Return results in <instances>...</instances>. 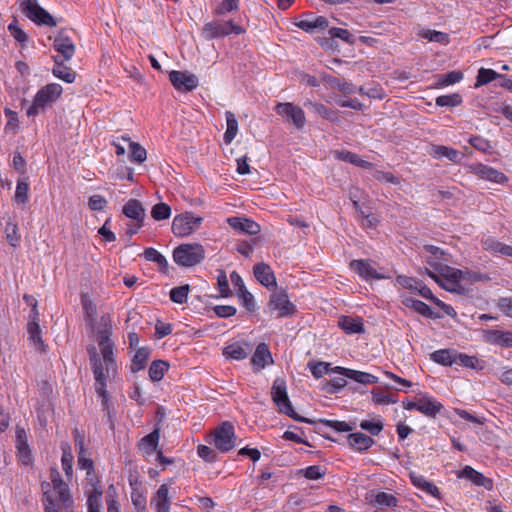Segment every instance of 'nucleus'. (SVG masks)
I'll return each instance as SVG.
<instances>
[{"label": "nucleus", "mask_w": 512, "mask_h": 512, "mask_svg": "<svg viewBox=\"0 0 512 512\" xmlns=\"http://www.w3.org/2000/svg\"><path fill=\"white\" fill-rule=\"evenodd\" d=\"M111 334V320L108 316H102L101 328L97 331V342L100 354L97 352L95 346H90L88 348V355L95 378L96 393L101 397L102 409L106 412L108 420L111 426H113L111 419L112 404L109 401L106 391V381L116 376L118 367L114 354L115 344L111 340Z\"/></svg>", "instance_id": "f257e3e1"}, {"label": "nucleus", "mask_w": 512, "mask_h": 512, "mask_svg": "<svg viewBox=\"0 0 512 512\" xmlns=\"http://www.w3.org/2000/svg\"><path fill=\"white\" fill-rule=\"evenodd\" d=\"M50 479L51 482L43 481L41 483L44 511L72 512L74 501L69 486L63 481L57 469L50 470Z\"/></svg>", "instance_id": "f03ea898"}, {"label": "nucleus", "mask_w": 512, "mask_h": 512, "mask_svg": "<svg viewBox=\"0 0 512 512\" xmlns=\"http://www.w3.org/2000/svg\"><path fill=\"white\" fill-rule=\"evenodd\" d=\"M271 396L279 412L286 414L296 421L313 423L312 420L302 417L294 411L291 401L288 397L287 384L283 378L277 377L274 380L271 388Z\"/></svg>", "instance_id": "7ed1b4c3"}, {"label": "nucleus", "mask_w": 512, "mask_h": 512, "mask_svg": "<svg viewBox=\"0 0 512 512\" xmlns=\"http://www.w3.org/2000/svg\"><path fill=\"white\" fill-rule=\"evenodd\" d=\"M63 92L62 86L57 83H50L42 87L35 95L32 105L27 110L29 117L36 116L40 110L56 102Z\"/></svg>", "instance_id": "20e7f679"}, {"label": "nucleus", "mask_w": 512, "mask_h": 512, "mask_svg": "<svg viewBox=\"0 0 512 512\" xmlns=\"http://www.w3.org/2000/svg\"><path fill=\"white\" fill-rule=\"evenodd\" d=\"M205 258V250L202 245L181 244L173 251L174 261L182 267H192L199 264Z\"/></svg>", "instance_id": "39448f33"}, {"label": "nucleus", "mask_w": 512, "mask_h": 512, "mask_svg": "<svg viewBox=\"0 0 512 512\" xmlns=\"http://www.w3.org/2000/svg\"><path fill=\"white\" fill-rule=\"evenodd\" d=\"M427 274L442 288L450 292L457 291L460 280L464 279V271L447 265H440L438 273L427 270Z\"/></svg>", "instance_id": "423d86ee"}, {"label": "nucleus", "mask_w": 512, "mask_h": 512, "mask_svg": "<svg viewBox=\"0 0 512 512\" xmlns=\"http://www.w3.org/2000/svg\"><path fill=\"white\" fill-rule=\"evenodd\" d=\"M203 218L194 215L192 212H185L177 215L172 222V232L178 237H186L199 229Z\"/></svg>", "instance_id": "0eeeda50"}, {"label": "nucleus", "mask_w": 512, "mask_h": 512, "mask_svg": "<svg viewBox=\"0 0 512 512\" xmlns=\"http://www.w3.org/2000/svg\"><path fill=\"white\" fill-rule=\"evenodd\" d=\"M24 300L27 304L32 306L30 321L27 324V332L29 335V340L35 349L44 352L46 350V345L41 336V329L39 323L37 321L38 310H37V301L29 295H24Z\"/></svg>", "instance_id": "6e6552de"}, {"label": "nucleus", "mask_w": 512, "mask_h": 512, "mask_svg": "<svg viewBox=\"0 0 512 512\" xmlns=\"http://www.w3.org/2000/svg\"><path fill=\"white\" fill-rule=\"evenodd\" d=\"M20 5L23 13L34 23L50 27L57 25L54 18L38 4L37 0H21Z\"/></svg>", "instance_id": "1a4fd4ad"}, {"label": "nucleus", "mask_w": 512, "mask_h": 512, "mask_svg": "<svg viewBox=\"0 0 512 512\" xmlns=\"http://www.w3.org/2000/svg\"><path fill=\"white\" fill-rule=\"evenodd\" d=\"M268 309L271 312H277V317H288L295 313L296 307L289 300L286 290H277L270 296Z\"/></svg>", "instance_id": "9d476101"}, {"label": "nucleus", "mask_w": 512, "mask_h": 512, "mask_svg": "<svg viewBox=\"0 0 512 512\" xmlns=\"http://www.w3.org/2000/svg\"><path fill=\"white\" fill-rule=\"evenodd\" d=\"M214 445L221 452H228L236 445L234 427L230 422H223L214 432Z\"/></svg>", "instance_id": "9b49d317"}, {"label": "nucleus", "mask_w": 512, "mask_h": 512, "mask_svg": "<svg viewBox=\"0 0 512 512\" xmlns=\"http://www.w3.org/2000/svg\"><path fill=\"white\" fill-rule=\"evenodd\" d=\"M275 111L278 115L290 121L298 130L305 126V113L301 107L290 102L278 103L275 106Z\"/></svg>", "instance_id": "f8f14e48"}, {"label": "nucleus", "mask_w": 512, "mask_h": 512, "mask_svg": "<svg viewBox=\"0 0 512 512\" xmlns=\"http://www.w3.org/2000/svg\"><path fill=\"white\" fill-rule=\"evenodd\" d=\"M350 268L365 281L381 280L386 278V276L383 273L378 272L372 262L367 259L352 260L350 262Z\"/></svg>", "instance_id": "ddd939ff"}, {"label": "nucleus", "mask_w": 512, "mask_h": 512, "mask_svg": "<svg viewBox=\"0 0 512 512\" xmlns=\"http://www.w3.org/2000/svg\"><path fill=\"white\" fill-rule=\"evenodd\" d=\"M469 170L471 173L475 174L480 179L490 181L493 183L503 184L508 180L506 175L501 171H498L497 169L482 163L471 164L469 166Z\"/></svg>", "instance_id": "4468645a"}, {"label": "nucleus", "mask_w": 512, "mask_h": 512, "mask_svg": "<svg viewBox=\"0 0 512 512\" xmlns=\"http://www.w3.org/2000/svg\"><path fill=\"white\" fill-rule=\"evenodd\" d=\"M169 80L175 89L183 91H192L199 84L197 76L187 71L173 70L169 73Z\"/></svg>", "instance_id": "2eb2a0df"}, {"label": "nucleus", "mask_w": 512, "mask_h": 512, "mask_svg": "<svg viewBox=\"0 0 512 512\" xmlns=\"http://www.w3.org/2000/svg\"><path fill=\"white\" fill-rule=\"evenodd\" d=\"M53 46L54 49L62 56V60L64 61H69L75 54V45L63 30L55 37Z\"/></svg>", "instance_id": "dca6fc26"}, {"label": "nucleus", "mask_w": 512, "mask_h": 512, "mask_svg": "<svg viewBox=\"0 0 512 512\" xmlns=\"http://www.w3.org/2000/svg\"><path fill=\"white\" fill-rule=\"evenodd\" d=\"M334 373H338L346 378L352 379L360 384H375L378 383V377L373 374L357 371L345 367L336 366L333 368Z\"/></svg>", "instance_id": "f3484780"}, {"label": "nucleus", "mask_w": 512, "mask_h": 512, "mask_svg": "<svg viewBox=\"0 0 512 512\" xmlns=\"http://www.w3.org/2000/svg\"><path fill=\"white\" fill-rule=\"evenodd\" d=\"M428 153L434 159L446 158L453 163H460L464 156L460 151L444 145H431Z\"/></svg>", "instance_id": "a211bd4d"}, {"label": "nucleus", "mask_w": 512, "mask_h": 512, "mask_svg": "<svg viewBox=\"0 0 512 512\" xmlns=\"http://www.w3.org/2000/svg\"><path fill=\"white\" fill-rule=\"evenodd\" d=\"M254 276L256 279L267 288H275L276 278L269 265L265 263H258L253 268Z\"/></svg>", "instance_id": "6ab92c4d"}, {"label": "nucleus", "mask_w": 512, "mask_h": 512, "mask_svg": "<svg viewBox=\"0 0 512 512\" xmlns=\"http://www.w3.org/2000/svg\"><path fill=\"white\" fill-rule=\"evenodd\" d=\"M485 342L501 347H512V332L502 330H488L484 334Z\"/></svg>", "instance_id": "aec40b11"}, {"label": "nucleus", "mask_w": 512, "mask_h": 512, "mask_svg": "<svg viewBox=\"0 0 512 512\" xmlns=\"http://www.w3.org/2000/svg\"><path fill=\"white\" fill-rule=\"evenodd\" d=\"M228 224L239 232L250 235H256L260 232V226L253 220L241 217H230L227 219Z\"/></svg>", "instance_id": "412c9836"}, {"label": "nucleus", "mask_w": 512, "mask_h": 512, "mask_svg": "<svg viewBox=\"0 0 512 512\" xmlns=\"http://www.w3.org/2000/svg\"><path fill=\"white\" fill-rule=\"evenodd\" d=\"M442 408L443 405L431 396L423 395L419 398L418 411L427 417L435 418Z\"/></svg>", "instance_id": "4be33fe9"}, {"label": "nucleus", "mask_w": 512, "mask_h": 512, "mask_svg": "<svg viewBox=\"0 0 512 512\" xmlns=\"http://www.w3.org/2000/svg\"><path fill=\"white\" fill-rule=\"evenodd\" d=\"M460 478H465L470 480L477 486H482L486 489L492 488V481L485 477L482 473L476 471L471 466H465L459 473Z\"/></svg>", "instance_id": "5701e85b"}, {"label": "nucleus", "mask_w": 512, "mask_h": 512, "mask_svg": "<svg viewBox=\"0 0 512 512\" xmlns=\"http://www.w3.org/2000/svg\"><path fill=\"white\" fill-rule=\"evenodd\" d=\"M16 448L21 462L28 465L31 462V454L27 443V435L23 428H17L16 430Z\"/></svg>", "instance_id": "b1692460"}, {"label": "nucleus", "mask_w": 512, "mask_h": 512, "mask_svg": "<svg viewBox=\"0 0 512 512\" xmlns=\"http://www.w3.org/2000/svg\"><path fill=\"white\" fill-rule=\"evenodd\" d=\"M338 325L347 334H361L364 332V325L359 317L341 316Z\"/></svg>", "instance_id": "393cba45"}, {"label": "nucleus", "mask_w": 512, "mask_h": 512, "mask_svg": "<svg viewBox=\"0 0 512 512\" xmlns=\"http://www.w3.org/2000/svg\"><path fill=\"white\" fill-rule=\"evenodd\" d=\"M251 362L257 368L263 369L267 364L273 363V359L266 343L257 345L256 350L251 358Z\"/></svg>", "instance_id": "a878e982"}, {"label": "nucleus", "mask_w": 512, "mask_h": 512, "mask_svg": "<svg viewBox=\"0 0 512 512\" xmlns=\"http://www.w3.org/2000/svg\"><path fill=\"white\" fill-rule=\"evenodd\" d=\"M122 212L125 216L135 220L136 222H144L145 209L143 208L140 201L136 199H130L123 206Z\"/></svg>", "instance_id": "bb28decb"}, {"label": "nucleus", "mask_w": 512, "mask_h": 512, "mask_svg": "<svg viewBox=\"0 0 512 512\" xmlns=\"http://www.w3.org/2000/svg\"><path fill=\"white\" fill-rule=\"evenodd\" d=\"M226 22H209L203 26L202 33L206 39L220 38L228 35Z\"/></svg>", "instance_id": "cd10ccee"}, {"label": "nucleus", "mask_w": 512, "mask_h": 512, "mask_svg": "<svg viewBox=\"0 0 512 512\" xmlns=\"http://www.w3.org/2000/svg\"><path fill=\"white\" fill-rule=\"evenodd\" d=\"M168 486L162 484L159 486L151 504L154 505L157 512H170V501L168 496Z\"/></svg>", "instance_id": "c85d7f7f"}, {"label": "nucleus", "mask_w": 512, "mask_h": 512, "mask_svg": "<svg viewBox=\"0 0 512 512\" xmlns=\"http://www.w3.org/2000/svg\"><path fill=\"white\" fill-rule=\"evenodd\" d=\"M75 446L78 448V466L81 469L87 470V474H90L93 469V461L88 457L87 450L84 448L83 437L77 433L75 436Z\"/></svg>", "instance_id": "c756f323"}, {"label": "nucleus", "mask_w": 512, "mask_h": 512, "mask_svg": "<svg viewBox=\"0 0 512 512\" xmlns=\"http://www.w3.org/2000/svg\"><path fill=\"white\" fill-rule=\"evenodd\" d=\"M410 480L414 486L434 497H439L438 488L426 478L416 472H410Z\"/></svg>", "instance_id": "7c9ffc66"}, {"label": "nucleus", "mask_w": 512, "mask_h": 512, "mask_svg": "<svg viewBox=\"0 0 512 512\" xmlns=\"http://www.w3.org/2000/svg\"><path fill=\"white\" fill-rule=\"evenodd\" d=\"M63 61L64 60H59L58 57H54L55 65L52 69V73L55 77L66 83H73L76 78V73L71 68L64 66Z\"/></svg>", "instance_id": "2f4dec72"}, {"label": "nucleus", "mask_w": 512, "mask_h": 512, "mask_svg": "<svg viewBox=\"0 0 512 512\" xmlns=\"http://www.w3.org/2000/svg\"><path fill=\"white\" fill-rule=\"evenodd\" d=\"M348 441L350 446L358 451H365L375 443L370 436L361 432L351 433L348 436Z\"/></svg>", "instance_id": "473e14b6"}, {"label": "nucleus", "mask_w": 512, "mask_h": 512, "mask_svg": "<svg viewBox=\"0 0 512 512\" xmlns=\"http://www.w3.org/2000/svg\"><path fill=\"white\" fill-rule=\"evenodd\" d=\"M17 205H25L29 201V182L27 176L18 178L16 191L13 198Z\"/></svg>", "instance_id": "72a5a7b5"}, {"label": "nucleus", "mask_w": 512, "mask_h": 512, "mask_svg": "<svg viewBox=\"0 0 512 512\" xmlns=\"http://www.w3.org/2000/svg\"><path fill=\"white\" fill-rule=\"evenodd\" d=\"M457 351L453 349H441L431 354V359L438 364L443 366L455 365Z\"/></svg>", "instance_id": "f704fd0d"}, {"label": "nucleus", "mask_w": 512, "mask_h": 512, "mask_svg": "<svg viewBox=\"0 0 512 512\" xmlns=\"http://www.w3.org/2000/svg\"><path fill=\"white\" fill-rule=\"evenodd\" d=\"M455 362L456 366H463L475 370H482L485 367V361L477 358L476 356H470L464 353L457 352Z\"/></svg>", "instance_id": "c9c22d12"}, {"label": "nucleus", "mask_w": 512, "mask_h": 512, "mask_svg": "<svg viewBox=\"0 0 512 512\" xmlns=\"http://www.w3.org/2000/svg\"><path fill=\"white\" fill-rule=\"evenodd\" d=\"M304 106L306 108L310 109L313 113H315L319 116H322L323 118H325L329 121H332V122L338 121L336 112H334L333 110L329 109L328 107H326L325 105H323L321 103L313 102V101H306L304 103Z\"/></svg>", "instance_id": "e433bc0d"}, {"label": "nucleus", "mask_w": 512, "mask_h": 512, "mask_svg": "<svg viewBox=\"0 0 512 512\" xmlns=\"http://www.w3.org/2000/svg\"><path fill=\"white\" fill-rule=\"evenodd\" d=\"M159 439V429L156 428L141 439L140 447L147 455H152L157 450Z\"/></svg>", "instance_id": "4c0bfd02"}, {"label": "nucleus", "mask_w": 512, "mask_h": 512, "mask_svg": "<svg viewBox=\"0 0 512 512\" xmlns=\"http://www.w3.org/2000/svg\"><path fill=\"white\" fill-rule=\"evenodd\" d=\"M226 131L224 133L223 139L226 144H230L237 135L238 132V121L231 111H226Z\"/></svg>", "instance_id": "58836bf2"}, {"label": "nucleus", "mask_w": 512, "mask_h": 512, "mask_svg": "<svg viewBox=\"0 0 512 512\" xmlns=\"http://www.w3.org/2000/svg\"><path fill=\"white\" fill-rule=\"evenodd\" d=\"M149 355H150L149 348H147V347L139 348L136 351V353L131 361V366H130L131 371L133 373H136V372L142 370L146 365Z\"/></svg>", "instance_id": "ea45409f"}, {"label": "nucleus", "mask_w": 512, "mask_h": 512, "mask_svg": "<svg viewBox=\"0 0 512 512\" xmlns=\"http://www.w3.org/2000/svg\"><path fill=\"white\" fill-rule=\"evenodd\" d=\"M169 365L162 360L153 361L149 367V377L153 382L160 381L164 373L168 370Z\"/></svg>", "instance_id": "a19ab883"}, {"label": "nucleus", "mask_w": 512, "mask_h": 512, "mask_svg": "<svg viewBox=\"0 0 512 512\" xmlns=\"http://www.w3.org/2000/svg\"><path fill=\"white\" fill-rule=\"evenodd\" d=\"M248 351L239 343H233L224 348L223 354L234 360H243L248 356Z\"/></svg>", "instance_id": "79ce46f5"}, {"label": "nucleus", "mask_w": 512, "mask_h": 512, "mask_svg": "<svg viewBox=\"0 0 512 512\" xmlns=\"http://www.w3.org/2000/svg\"><path fill=\"white\" fill-rule=\"evenodd\" d=\"M5 235L8 243L13 248L19 246L20 236L18 234V226L15 222L8 220L5 225Z\"/></svg>", "instance_id": "37998d69"}, {"label": "nucleus", "mask_w": 512, "mask_h": 512, "mask_svg": "<svg viewBox=\"0 0 512 512\" xmlns=\"http://www.w3.org/2000/svg\"><path fill=\"white\" fill-rule=\"evenodd\" d=\"M151 216L155 221L166 220L171 216V207L164 202L157 203L151 209Z\"/></svg>", "instance_id": "c03bdc74"}, {"label": "nucleus", "mask_w": 512, "mask_h": 512, "mask_svg": "<svg viewBox=\"0 0 512 512\" xmlns=\"http://www.w3.org/2000/svg\"><path fill=\"white\" fill-rule=\"evenodd\" d=\"M372 502L381 507H396L398 504V500L393 494L384 491L376 493Z\"/></svg>", "instance_id": "a18cd8bd"}, {"label": "nucleus", "mask_w": 512, "mask_h": 512, "mask_svg": "<svg viewBox=\"0 0 512 512\" xmlns=\"http://www.w3.org/2000/svg\"><path fill=\"white\" fill-rule=\"evenodd\" d=\"M129 148V159L131 162L140 164L146 160L147 152L139 143L130 142Z\"/></svg>", "instance_id": "49530a36"}, {"label": "nucleus", "mask_w": 512, "mask_h": 512, "mask_svg": "<svg viewBox=\"0 0 512 512\" xmlns=\"http://www.w3.org/2000/svg\"><path fill=\"white\" fill-rule=\"evenodd\" d=\"M190 287L188 284L174 287L170 291V299L177 304H184L187 301Z\"/></svg>", "instance_id": "de8ad7c7"}, {"label": "nucleus", "mask_w": 512, "mask_h": 512, "mask_svg": "<svg viewBox=\"0 0 512 512\" xmlns=\"http://www.w3.org/2000/svg\"><path fill=\"white\" fill-rule=\"evenodd\" d=\"M62 468L67 477H71L73 473V455L71 453L70 447L68 444L62 446Z\"/></svg>", "instance_id": "09e8293b"}, {"label": "nucleus", "mask_w": 512, "mask_h": 512, "mask_svg": "<svg viewBox=\"0 0 512 512\" xmlns=\"http://www.w3.org/2000/svg\"><path fill=\"white\" fill-rule=\"evenodd\" d=\"M462 97L458 93L438 96L435 103L439 107H455L460 105Z\"/></svg>", "instance_id": "8fccbe9b"}, {"label": "nucleus", "mask_w": 512, "mask_h": 512, "mask_svg": "<svg viewBox=\"0 0 512 512\" xmlns=\"http://www.w3.org/2000/svg\"><path fill=\"white\" fill-rule=\"evenodd\" d=\"M419 36L423 39H427L430 42L436 43H447L448 42V34L436 31V30H421L419 32Z\"/></svg>", "instance_id": "3c124183"}, {"label": "nucleus", "mask_w": 512, "mask_h": 512, "mask_svg": "<svg viewBox=\"0 0 512 512\" xmlns=\"http://www.w3.org/2000/svg\"><path fill=\"white\" fill-rule=\"evenodd\" d=\"M346 383L345 378L341 375L340 377H335L329 381H325L322 384V389L328 394H333L344 388Z\"/></svg>", "instance_id": "603ef678"}, {"label": "nucleus", "mask_w": 512, "mask_h": 512, "mask_svg": "<svg viewBox=\"0 0 512 512\" xmlns=\"http://www.w3.org/2000/svg\"><path fill=\"white\" fill-rule=\"evenodd\" d=\"M499 77H502V75H499L492 69L480 68L477 75L476 87L488 84Z\"/></svg>", "instance_id": "864d4df0"}, {"label": "nucleus", "mask_w": 512, "mask_h": 512, "mask_svg": "<svg viewBox=\"0 0 512 512\" xmlns=\"http://www.w3.org/2000/svg\"><path fill=\"white\" fill-rule=\"evenodd\" d=\"M463 78V74L460 71H451L444 75H441L438 79V86L445 87L459 82Z\"/></svg>", "instance_id": "5fc2aeb1"}, {"label": "nucleus", "mask_w": 512, "mask_h": 512, "mask_svg": "<svg viewBox=\"0 0 512 512\" xmlns=\"http://www.w3.org/2000/svg\"><path fill=\"white\" fill-rule=\"evenodd\" d=\"M360 428L377 436L383 430V423L380 420H363L360 422Z\"/></svg>", "instance_id": "6e6d98bb"}, {"label": "nucleus", "mask_w": 512, "mask_h": 512, "mask_svg": "<svg viewBox=\"0 0 512 512\" xmlns=\"http://www.w3.org/2000/svg\"><path fill=\"white\" fill-rule=\"evenodd\" d=\"M144 257L148 261L157 263L159 266H167V259L156 249L146 248L144 251Z\"/></svg>", "instance_id": "4d7b16f0"}, {"label": "nucleus", "mask_w": 512, "mask_h": 512, "mask_svg": "<svg viewBox=\"0 0 512 512\" xmlns=\"http://www.w3.org/2000/svg\"><path fill=\"white\" fill-rule=\"evenodd\" d=\"M8 30L13 36V38L18 41L19 43H26L27 42V35L26 33L19 27L18 21L14 19L9 25Z\"/></svg>", "instance_id": "13d9d810"}, {"label": "nucleus", "mask_w": 512, "mask_h": 512, "mask_svg": "<svg viewBox=\"0 0 512 512\" xmlns=\"http://www.w3.org/2000/svg\"><path fill=\"white\" fill-rule=\"evenodd\" d=\"M319 422L328 427H331L332 429H334L337 432H348L353 429V427L350 426L345 421L320 419Z\"/></svg>", "instance_id": "bf43d9fd"}, {"label": "nucleus", "mask_w": 512, "mask_h": 512, "mask_svg": "<svg viewBox=\"0 0 512 512\" xmlns=\"http://www.w3.org/2000/svg\"><path fill=\"white\" fill-rule=\"evenodd\" d=\"M101 492H95L89 495L87 504H88V512H101L102 501H101Z\"/></svg>", "instance_id": "052dcab7"}, {"label": "nucleus", "mask_w": 512, "mask_h": 512, "mask_svg": "<svg viewBox=\"0 0 512 512\" xmlns=\"http://www.w3.org/2000/svg\"><path fill=\"white\" fill-rule=\"evenodd\" d=\"M329 35L332 38H339L350 44L354 42L352 34L346 29L333 27L329 30Z\"/></svg>", "instance_id": "680f3d73"}, {"label": "nucleus", "mask_w": 512, "mask_h": 512, "mask_svg": "<svg viewBox=\"0 0 512 512\" xmlns=\"http://www.w3.org/2000/svg\"><path fill=\"white\" fill-rule=\"evenodd\" d=\"M414 310L420 315L430 319L440 318V314L435 313L426 303L420 300H418V302L416 303V307Z\"/></svg>", "instance_id": "e2e57ef3"}, {"label": "nucleus", "mask_w": 512, "mask_h": 512, "mask_svg": "<svg viewBox=\"0 0 512 512\" xmlns=\"http://www.w3.org/2000/svg\"><path fill=\"white\" fill-rule=\"evenodd\" d=\"M304 476L309 480H318L325 475V469L319 465H312L303 470Z\"/></svg>", "instance_id": "0e129e2a"}, {"label": "nucleus", "mask_w": 512, "mask_h": 512, "mask_svg": "<svg viewBox=\"0 0 512 512\" xmlns=\"http://www.w3.org/2000/svg\"><path fill=\"white\" fill-rule=\"evenodd\" d=\"M333 155L336 159L351 163L353 165H355L357 163V159L359 156L356 153H353L350 151H345V150H335V151H333Z\"/></svg>", "instance_id": "69168bd1"}, {"label": "nucleus", "mask_w": 512, "mask_h": 512, "mask_svg": "<svg viewBox=\"0 0 512 512\" xmlns=\"http://www.w3.org/2000/svg\"><path fill=\"white\" fill-rule=\"evenodd\" d=\"M333 372V368H330V364L326 362H318L311 365V373L315 378H320L323 375Z\"/></svg>", "instance_id": "338daca9"}, {"label": "nucleus", "mask_w": 512, "mask_h": 512, "mask_svg": "<svg viewBox=\"0 0 512 512\" xmlns=\"http://www.w3.org/2000/svg\"><path fill=\"white\" fill-rule=\"evenodd\" d=\"M497 308L504 315L512 317V297L500 298L497 302Z\"/></svg>", "instance_id": "774afa93"}]
</instances>
